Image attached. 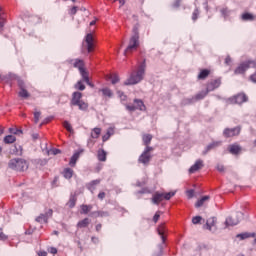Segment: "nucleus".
<instances>
[{
  "label": "nucleus",
  "instance_id": "obj_55",
  "mask_svg": "<svg viewBox=\"0 0 256 256\" xmlns=\"http://www.w3.org/2000/svg\"><path fill=\"white\" fill-rule=\"evenodd\" d=\"M147 193H151V190H149V188H142L140 191L137 192V194H147Z\"/></svg>",
  "mask_w": 256,
  "mask_h": 256
},
{
  "label": "nucleus",
  "instance_id": "obj_19",
  "mask_svg": "<svg viewBox=\"0 0 256 256\" xmlns=\"http://www.w3.org/2000/svg\"><path fill=\"white\" fill-rule=\"evenodd\" d=\"M157 231L158 235L161 237L162 243L164 244L165 241H167V238L165 237V233L167 231V229L165 228V224H161L160 226H158Z\"/></svg>",
  "mask_w": 256,
  "mask_h": 256
},
{
  "label": "nucleus",
  "instance_id": "obj_41",
  "mask_svg": "<svg viewBox=\"0 0 256 256\" xmlns=\"http://www.w3.org/2000/svg\"><path fill=\"white\" fill-rule=\"evenodd\" d=\"M217 219L215 217L209 219L206 223V229H208V231H211V227H213V225H215Z\"/></svg>",
  "mask_w": 256,
  "mask_h": 256
},
{
  "label": "nucleus",
  "instance_id": "obj_18",
  "mask_svg": "<svg viewBox=\"0 0 256 256\" xmlns=\"http://www.w3.org/2000/svg\"><path fill=\"white\" fill-rule=\"evenodd\" d=\"M222 142L221 141H214L206 146L205 151L203 152L204 155H207L209 151H212V149H217V147H221Z\"/></svg>",
  "mask_w": 256,
  "mask_h": 256
},
{
  "label": "nucleus",
  "instance_id": "obj_7",
  "mask_svg": "<svg viewBox=\"0 0 256 256\" xmlns=\"http://www.w3.org/2000/svg\"><path fill=\"white\" fill-rule=\"evenodd\" d=\"M256 67L255 60H248L246 62L241 63L234 71L235 75H243L247 69H251Z\"/></svg>",
  "mask_w": 256,
  "mask_h": 256
},
{
  "label": "nucleus",
  "instance_id": "obj_1",
  "mask_svg": "<svg viewBox=\"0 0 256 256\" xmlns=\"http://www.w3.org/2000/svg\"><path fill=\"white\" fill-rule=\"evenodd\" d=\"M145 69H147V63L143 60L138 66L137 71H133L130 74V77L124 82V85H137V83H141L145 76Z\"/></svg>",
  "mask_w": 256,
  "mask_h": 256
},
{
  "label": "nucleus",
  "instance_id": "obj_60",
  "mask_svg": "<svg viewBox=\"0 0 256 256\" xmlns=\"http://www.w3.org/2000/svg\"><path fill=\"white\" fill-rule=\"evenodd\" d=\"M51 153H52V155H59V153H61V150H60V149H57V148H53V149L51 150Z\"/></svg>",
  "mask_w": 256,
  "mask_h": 256
},
{
  "label": "nucleus",
  "instance_id": "obj_29",
  "mask_svg": "<svg viewBox=\"0 0 256 256\" xmlns=\"http://www.w3.org/2000/svg\"><path fill=\"white\" fill-rule=\"evenodd\" d=\"M101 136V128H93L90 134L91 139H99Z\"/></svg>",
  "mask_w": 256,
  "mask_h": 256
},
{
  "label": "nucleus",
  "instance_id": "obj_51",
  "mask_svg": "<svg viewBox=\"0 0 256 256\" xmlns=\"http://www.w3.org/2000/svg\"><path fill=\"white\" fill-rule=\"evenodd\" d=\"M118 95L120 98V101L123 103L124 101H127V95H125V93L118 91Z\"/></svg>",
  "mask_w": 256,
  "mask_h": 256
},
{
  "label": "nucleus",
  "instance_id": "obj_15",
  "mask_svg": "<svg viewBox=\"0 0 256 256\" xmlns=\"http://www.w3.org/2000/svg\"><path fill=\"white\" fill-rule=\"evenodd\" d=\"M219 87H221V78L212 80L208 83L206 90L210 93V91H215V89H219Z\"/></svg>",
  "mask_w": 256,
  "mask_h": 256
},
{
  "label": "nucleus",
  "instance_id": "obj_33",
  "mask_svg": "<svg viewBox=\"0 0 256 256\" xmlns=\"http://www.w3.org/2000/svg\"><path fill=\"white\" fill-rule=\"evenodd\" d=\"M18 96L21 97V99H27L29 98L30 94L29 91H27V88L20 89Z\"/></svg>",
  "mask_w": 256,
  "mask_h": 256
},
{
  "label": "nucleus",
  "instance_id": "obj_26",
  "mask_svg": "<svg viewBox=\"0 0 256 256\" xmlns=\"http://www.w3.org/2000/svg\"><path fill=\"white\" fill-rule=\"evenodd\" d=\"M73 169L71 168H64L62 175L64 177V179H71L73 177Z\"/></svg>",
  "mask_w": 256,
  "mask_h": 256
},
{
  "label": "nucleus",
  "instance_id": "obj_16",
  "mask_svg": "<svg viewBox=\"0 0 256 256\" xmlns=\"http://www.w3.org/2000/svg\"><path fill=\"white\" fill-rule=\"evenodd\" d=\"M199 169H203V160L198 159L190 168H189V173H197Z\"/></svg>",
  "mask_w": 256,
  "mask_h": 256
},
{
  "label": "nucleus",
  "instance_id": "obj_35",
  "mask_svg": "<svg viewBox=\"0 0 256 256\" xmlns=\"http://www.w3.org/2000/svg\"><path fill=\"white\" fill-rule=\"evenodd\" d=\"M82 80L84 81V83L88 84L89 87H95V84L91 82V80H89V72H87L86 74H83L82 76Z\"/></svg>",
  "mask_w": 256,
  "mask_h": 256
},
{
  "label": "nucleus",
  "instance_id": "obj_38",
  "mask_svg": "<svg viewBox=\"0 0 256 256\" xmlns=\"http://www.w3.org/2000/svg\"><path fill=\"white\" fill-rule=\"evenodd\" d=\"M220 13L224 19H227L231 15V10L229 8L225 7L220 10Z\"/></svg>",
  "mask_w": 256,
  "mask_h": 256
},
{
  "label": "nucleus",
  "instance_id": "obj_2",
  "mask_svg": "<svg viewBox=\"0 0 256 256\" xmlns=\"http://www.w3.org/2000/svg\"><path fill=\"white\" fill-rule=\"evenodd\" d=\"M83 94L81 92H74L72 94V99L70 105L72 107H78L80 111H87L89 109V104L82 100Z\"/></svg>",
  "mask_w": 256,
  "mask_h": 256
},
{
  "label": "nucleus",
  "instance_id": "obj_27",
  "mask_svg": "<svg viewBox=\"0 0 256 256\" xmlns=\"http://www.w3.org/2000/svg\"><path fill=\"white\" fill-rule=\"evenodd\" d=\"M210 74H211V71H210V70H208V69H203V70H201L200 73L198 74V79H199V80L207 79Z\"/></svg>",
  "mask_w": 256,
  "mask_h": 256
},
{
  "label": "nucleus",
  "instance_id": "obj_3",
  "mask_svg": "<svg viewBox=\"0 0 256 256\" xmlns=\"http://www.w3.org/2000/svg\"><path fill=\"white\" fill-rule=\"evenodd\" d=\"M132 31L133 35L130 38L128 47L124 51V55L131 53V51H135V49L139 47V26H134Z\"/></svg>",
  "mask_w": 256,
  "mask_h": 256
},
{
  "label": "nucleus",
  "instance_id": "obj_53",
  "mask_svg": "<svg viewBox=\"0 0 256 256\" xmlns=\"http://www.w3.org/2000/svg\"><path fill=\"white\" fill-rule=\"evenodd\" d=\"M9 237L3 233V229L0 228V241H7Z\"/></svg>",
  "mask_w": 256,
  "mask_h": 256
},
{
  "label": "nucleus",
  "instance_id": "obj_6",
  "mask_svg": "<svg viewBox=\"0 0 256 256\" xmlns=\"http://www.w3.org/2000/svg\"><path fill=\"white\" fill-rule=\"evenodd\" d=\"M151 151H153V147L147 146L142 154L138 158V163H142V165H149L151 163V159H153V155H151Z\"/></svg>",
  "mask_w": 256,
  "mask_h": 256
},
{
  "label": "nucleus",
  "instance_id": "obj_56",
  "mask_svg": "<svg viewBox=\"0 0 256 256\" xmlns=\"http://www.w3.org/2000/svg\"><path fill=\"white\" fill-rule=\"evenodd\" d=\"M19 89H26L25 82L22 79H18Z\"/></svg>",
  "mask_w": 256,
  "mask_h": 256
},
{
  "label": "nucleus",
  "instance_id": "obj_20",
  "mask_svg": "<svg viewBox=\"0 0 256 256\" xmlns=\"http://www.w3.org/2000/svg\"><path fill=\"white\" fill-rule=\"evenodd\" d=\"M228 149L231 155H239L241 153V146L237 144H231Z\"/></svg>",
  "mask_w": 256,
  "mask_h": 256
},
{
  "label": "nucleus",
  "instance_id": "obj_22",
  "mask_svg": "<svg viewBox=\"0 0 256 256\" xmlns=\"http://www.w3.org/2000/svg\"><path fill=\"white\" fill-rule=\"evenodd\" d=\"M80 155H81V152H79V151L75 152L72 155V157L70 158V162H69L70 167H75V165H77V161H78Z\"/></svg>",
  "mask_w": 256,
  "mask_h": 256
},
{
  "label": "nucleus",
  "instance_id": "obj_23",
  "mask_svg": "<svg viewBox=\"0 0 256 256\" xmlns=\"http://www.w3.org/2000/svg\"><path fill=\"white\" fill-rule=\"evenodd\" d=\"M99 93H102L103 97H108V99L113 97V91L107 87L100 89Z\"/></svg>",
  "mask_w": 256,
  "mask_h": 256
},
{
  "label": "nucleus",
  "instance_id": "obj_32",
  "mask_svg": "<svg viewBox=\"0 0 256 256\" xmlns=\"http://www.w3.org/2000/svg\"><path fill=\"white\" fill-rule=\"evenodd\" d=\"M208 94H209V92L206 89V91H201L198 94H196L194 96V99H195V101H201V99H205V97H207Z\"/></svg>",
  "mask_w": 256,
  "mask_h": 256
},
{
  "label": "nucleus",
  "instance_id": "obj_40",
  "mask_svg": "<svg viewBox=\"0 0 256 256\" xmlns=\"http://www.w3.org/2000/svg\"><path fill=\"white\" fill-rule=\"evenodd\" d=\"M238 239H249V237H255V233L251 234V233H241V234H237L236 236Z\"/></svg>",
  "mask_w": 256,
  "mask_h": 256
},
{
  "label": "nucleus",
  "instance_id": "obj_37",
  "mask_svg": "<svg viewBox=\"0 0 256 256\" xmlns=\"http://www.w3.org/2000/svg\"><path fill=\"white\" fill-rule=\"evenodd\" d=\"M242 21H253L255 19V16H253V14L251 13H244L242 14Z\"/></svg>",
  "mask_w": 256,
  "mask_h": 256
},
{
  "label": "nucleus",
  "instance_id": "obj_46",
  "mask_svg": "<svg viewBox=\"0 0 256 256\" xmlns=\"http://www.w3.org/2000/svg\"><path fill=\"white\" fill-rule=\"evenodd\" d=\"M199 19V8H195L194 12L192 13V21H196Z\"/></svg>",
  "mask_w": 256,
  "mask_h": 256
},
{
  "label": "nucleus",
  "instance_id": "obj_8",
  "mask_svg": "<svg viewBox=\"0 0 256 256\" xmlns=\"http://www.w3.org/2000/svg\"><path fill=\"white\" fill-rule=\"evenodd\" d=\"M134 104H126L125 107L127 111H130L133 113V111H146L147 107L145 106V103L141 99H134Z\"/></svg>",
  "mask_w": 256,
  "mask_h": 256
},
{
  "label": "nucleus",
  "instance_id": "obj_52",
  "mask_svg": "<svg viewBox=\"0 0 256 256\" xmlns=\"http://www.w3.org/2000/svg\"><path fill=\"white\" fill-rule=\"evenodd\" d=\"M183 0H175L174 3L172 4L173 9H179L181 7V2Z\"/></svg>",
  "mask_w": 256,
  "mask_h": 256
},
{
  "label": "nucleus",
  "instance_id": "obj_42",
  "mask_svg": "<svg viewBox=\"0 0 256 256\" xmlns=\"http://www.w3.org/2000/svg\"><path fill=\"white\" fill-rule=\"evenodd\" d=\"M9 133L11 135H23V130L19 128H9Z\"/></svg>",
  "mask_w": 256,
  "mask_h": 256
},
{
  "label": "nucleus",
  "instance_id": "obj_5",
  "mask_svg": "<svg viewBox=\"0 0 256 256\" xmlns=\"http://www.w3.org/2000/svg\"><path fill=\"white\" fill-rule=\"evenodd\" d=\"M172 197H175V192H155L154 195L152 196V203L154 205H159L161 201H169Z\"/></svg>",
  "mask_w": 256,
  "mask_h": 256
},
{
  "label": "nucleus",
  "instance_id": "obj_24",
  "mask_svg": "<svg viewBox=\"0 0 256 256\" xmlns=\"http://www.w3.org/2000/svg\"><path fill=\"white\" fill-rule=\"evenodd\" d=\"M97 158H98V161H101V162L107 161V152H105L103 149H99L97 152Z\"/></svg>",
  "mask_w": 256,
  "mask_h": 256
},
{
  "label": "nucleus",
  "instance_id": "obj_54",
  "mask_svg": "<svg viewBox=\"0 0 256 256\" xmlns=\"http://www.w3.org/2000/svg\"><path fill=\"white\" fill-rule=\"evenodd\" d=\"M161 217V211H157L153 217L154 223H157L159 221V218Z\"/></svg>",
  "mask_w": 256,
  "mask_h": 256
},
{
  "label": "nucleus",
  "instance_id": "obj_4",
  "mask_svg": "<svg viewBox=\"0 0 256 256\" xmlns=\"http://www.w3.org/2000/svg\"><path fill=\"white\" fill-rule=\"evenodd\" d=\"M8 167L9 169H13V171H27V169H29L27 161L22 158L11 159L8 163Z\"/></svg>",
  "mask_w": 256,
  "mask_h": 256
},
{
  "label": "nucleus",
  "instance_id": "obj_57",
  "mask_svg": "<svg viewBox=\"0 0 256 256\" xmlns=\"http://www.w3.org/2000/svg\"><path fill=\"white\" fill-rule=\"evenodd\" d=\"M216 169L219 171V173H223L225 171V166H223V164H218Z\"/></svg>",
  "mask_w": 256,
  "mask_h": 256
},
{
  "label": "nucleus",
  "instance_id": "obj_9",
  "mask_svg": "<svg viewBox=\"0 0 256 256\" xmlns=\"http://www.w3.org/2000/svg\"><path fill=\"white\" fill-rule=\"evenodd\" d=\"M241 219H243V213L242 212H237L236 213V218H234V217L226 218L225 224L228 227H235V225H239V223L241 222Z\"/></svg>",
  "mask_w": 256,
  "mask_h": 256
},
{
  "label": "nucleus",
  "instance_id": "obj_30",
  "mask_svg": "<svg viewBox=\"0 0 256 256\" xmlns=\"http://www.w3.org/2000/svg\"><path fill=\"white\" fill-rule=\"evenodd\" d=\"M67 205L70 209H73V207L77 205V196H75L74 194H71Z\"/></svg>",
  "mask_w": 256,
  "mask_h": 256
},
{
  "label": "nucleus",
  "instance_id": "obj_63",
  "mask_svg": "<svg viewBox=\"0 0 256 256\" xmlns=\"http://www.w3.org/2000/svg\"><path fill=\"white\" fill-rule=\"evenodd\" d=\"M31 137H32V140H33V141H37V139H39V134H38V133H33V134L31 135Z\"/></svg>",
  "mask_w": 256,
  "mask_h": 256
},
{
  "label": "nucleus",
  "instance_id": "obj_39",
  "mask_svg": "<svg viewBox=\"0 0 256 256\" xmlns=\"http://www.w3.org/2000/svg\"><path fill=\"white\" fill-rule=\"evenodd\" d=\"M195 96L191 97V98H184L182 100V105H193V103H195Z\"/></svg>",
  "mask_w": 256,
  "mask_h": 256
},
{
  "label": "nucleus",
  "instance_id": "obj_62",
  "mask_svg": "<svg viewBox=\"0 0 256 256\" xmlns=\"http://www.w3.org/2000/svg\"><path fill=\"white\" fill-rule=\"evenodd\" d=\"M98 199H100V201H103V199H105V192H100L98 194Z\"/></svg>",
  "mask_w": 256,
  "mask_h": 256
},
{
  "label": "nucleus",
  "instance_id": "obj_28",
  "mask_svg": "<svg viewBox=\"0 0 256 256\" xmlns=\"http://www.w3.org/2000/svg\"><path fill=\"white\" fill-rule=\"evenodd\" d=\"M80 213L81 215H87L89 213V211H91V209H93V206L92 205H87V204H82L80 206Z\"/></svg>",
  "mask_w": 256,
  "mask_h": 256
},
{
  "label": "nucleus",
  "instance_id": "obj_48",
  "mask_svg": "<svg viewBox=\"0 0 256 256\" xmlns=\"http://www.w3.org/2000/svg\"><path fill=\"white\" fill-rule=\"evenodd\" d=\"M186 195H187L188 199H193V197H195V190H193V189L187 190Z\"/></svg>",
  "mask_w": 256,
  "mask_h": 256
},
{
  "label": "nucleus",
  "instance_id": "obj_13",
  "mask_svg": "<svg viewBox=\"0 0 256 256\" xmlns=\"http://www.w3.org/2000/svg\"><path fill=\"white\" fill-rule=\"evenodd\" d=\"M50 217H53V209H48L45 214H40L36 217V221L37 223H47Z\"/></svg>",
  "mask_w": 256,
  "mask_h": 256
},
{
  "label": "nucleus",
  "instance_id": "obj_31",
  "mask_svg": "<svg viewBox=\"0 0 256 256\" xmlns=\"http://www.w3.org/2000/svg\"><path fill=\"white\" fill-rule=\"evenodd\" d=\"M142 139H143L144 145H145L146 147H149V145H150V143H151V141H152V139H153V135H151V134H145V135H143Z\"/></svg>",
  "mask_w": 256,
  "mask_h": 256
},
{
  "label": "nucleus",
  "instance_id": "obj_44",
  "mask_svg": "<svg viewBox=\"0 0 256 256\" xmlns=\"http://www.w3.org/2000/svg\"><path fill=\"white\" fill-rule=\"evenodd\" d=\"M63 127H65L66 131H68L69 133H73V126H71V123H69V121H64Z\"/></svg>",
  "mask_w": 256,
  "mask_h": 256
},
{
  "label": "nucleus",
  "instance_id": "obj_58",
  "mask_svg": "<svg viewBox=\"0 0 256 256\" xmlns=\"http://www.w3.org/2000/svg\"><path fill=\"white\" fill-rule=\"evenodd\" d=\"M111 137V134L107 132L105 135L102 136V141L105 143V141H109V138Z\"/></svg>",
  "mask_w": 256,
  "mask_h": 256
},
{
  "label": "nucleus",
  "instance_id": "obj_10",
  "mask_svg": "<svg viewBox=\"0 0 256 256\" xmlns=\"http://www.w3.org/2000/svg\"><path fill=\"white\" fill-rule=\"evenodd\" d=\"M241 133V126H236L234 128H226L223 131V135L224 137H226V139H229V137H237V135H239Z\"/></svg>",
  "mask_w": 256,
  "mask_h": 256
},
{
  "label": "nucleus",
  "instance_id": "obj_50",
  "mask_svg": "<svg viewBox=\"0 0 256 256\" xmlns=\"http://www.w3.org/2000/svg\"><path fill=\"white\" fill-rule=\"evenodd\" d=\"M39 119H41V113L39 111L34 112V122L39 123Z\"/></svg>",
  "mask_w": 256,
  "mask_h": 256
},
{
  "label": "nucleus",
  "instance_id": "obj_11",
  "mask_svg": "<svg viewBox=\"0 0 256 256\" xmlns=\"http://www.w3.org/2000/svg\"><path fill=\"white\" fill-rule=\"evenodd\" d=\"M70 63H73V67H75L80 71L81 77H83V75H86L88 73L87 70H85V62L83 60L81 59L70 60Z\"/></svg>",
  "mask_w": 256,
  "mask_h": 256
},
{
  "label": "nucleus",
  "instance_id": "obj_47",
  "mask_svg": "<svg viewBox=\"0 0 256 256\" xmlns=\"http://www.w3.org/2000/svg\"><path fill=\"white\" fill-rule=\"evenodd\" d=\"M111 83H112V85H116V83H119V75H117V74L112 75Z\"/></svg>",
  "mask_w": 256,
  "mask_h": 256
},
{
  "label": "nucleus",
  "instance_id": "obj_21",
  "mask_svg": "<svg viewBox=\"0 0 256 256\" xmlns=\"http://www.w3.org/2000/svg\"><path fill=\"white\" fill-rule=\"evenodd\" d=\"M91 223V220L89 218H84L83 220H80L76 227L78 229H85V227H89V224Z\"/></svg>",
  "mask_w": 256,
  "mask_h": 256
},
{
  "label": "nucleus",
  "instance_id": "obj_61",
  "mask_svg": "<svg viewBox=\"0 0 256 256\" xmlns=\"http://www.w3.org/2000/svg\"><path fill=\"white\" fill-rule=\"evenodd\" d=\"M77 14V6H74L70 9V15H76Z\"/></svg>",
  "mask_w": 256,
  "mask_h": 256
},
{
  "label": "nucleus",
  "instance_id": "obj_25",
  "mask_svg": "<svg viewBox=\"0 0 256 256\" xmlns=\"http://www.w3.org/2000/svg\"><path fill=\"white\" fill-rule=\"evenodd\" d=\"M15 141H17V137H15L14 135H7L3 139V142L6 145H11V144L15 143Z\"/></svg>",
  "mask_w": 256,
  "mask_h": 256
},
{
  "label": "nucleus",
  "instance_id": "obj_49",
  "mask_svg": "<svg viewBox=\"0 0 256 256\" xmlns=\"http://www.w3.org/2000/svg\"><path fill=\"white\" fill-rule=\"evenodd\" d=\"M201 219H203L201 216H195L192 218V223L194 225H199V223H201Z\"/></svg>",
  "mask_w": 256,
  "mask_h": 256
},
{
  "label": "nucleus",
  "instance_id": "obj_14",
  "mask_svg": "<svg viewBox=\"0 0 256 256\" xmlns=\"http://www.w3.org/2000/svg\"><path fill=\"white\" fill-rule=\"evenodd\" d=\"M232 101L236 103L237 105H242V103H247L249 101V98L245 93H238L236 96L233 97Z\"/></svg>",
  "mask_w": 256,
  "mask_h": 256
},
{
  "label": "nucleus",
  "instance_id": "obj_64",
  "mask_svg": "<svg viewBox=\"0 0 256 256\" xmlns=\"http://www.w3.org/2000/svg\"><path fill=\"white\" fill-rule=\"evenodd\" d=\"M250 81L256 83V72L250 76Z\"/></svg>",
  "mask_w": 256,
  "mask_h": 256
},
{
  "label": "nucleus",
  "instance_id": "obj_34",
  "mask_svg": "<svg viewBox=\"0 0 256 256\" xmlns=\"http://www.w3.org/2000/svg\"><path fill=\"white\" fill-rule=\"evenodd\" d=\"M210 197L209 196H203L202 198H200L196 204L195 207L199 208V207H203L205 201H209Z\"/></svg>",
  "mask_w": 256,
  "mask_h": 256
},
{
  "label": "nucleus",
  "instance_id": "obj_17",
  "mask_svg": "<svg viewBox=\"0 0 256 256\" xmlns=\"http://www.w3.org/2000/svg\"><path fill=\"white\" fill-rule=\"evenodd\" d=\"M101 183V179L92 180L91 182L86 184V189H88L89 192L95 193V189H97V185Z\"/></svg>",
  "mask_w": 256,
  "mask_h": 256
},
{
  "label": "nucleus",
  "instance_id": "obj_59",
  "mask_svg": "<svg viewBox=\"0 0 256 256\" xmlns=\"http://www.w3.org/2000/svg\"><path fill=\"white\" fill-rule=\"evenodd\" d=\"M48 253H51L52 255H57V248L55 247L48 248Z\"/></svg>",
  "mask_w": 256,
  "mask_h": 256
},
{
  "label": "nucleus",
  "instance_id": "obj_12",
  "mask_svg": "<svg viewBox=\"0 0 256 256\" xmlns=\"http://www.w3.org/2000/svg\"><path fill=\"white\" fill-rule=\"evenodd\" d=\"M85 43L88 53H93V50L95 49V40L93 38V34L88 33L85 37Z\"/></svg>",
  "mask_w": 256,
  "mask_h": 256
},
{
  "label": "nucleus",
  "instance_id": "obj_45",
  "mask_svg": "<svg viewBox=\"0 0 256 256\" xmlns=\"http://www.w3.org/2000/svg\"><path fill=\"white\" fill-rule=\"evenodd\" d=\"M5 27V14L2 13L0 8V29Z\"/></svg>",
  "mask_w": 256,
  "mask_h": 256
},
{
  "label": "nucleus",
  "instance_id": "obj_43",
  "mask_svg": "<svg viewBox=\"0 0 256 256\" xmlns=\"http://www.w3.org/2000/svg\"><path fill=\"white\" fill-rule=\"evenodd\" d=\"M75 89H77L78 91H85V84H83V79L79 80L76 84H75Z\"/></svg>",
  "mask_w": 256,
  "mask_h": 256
},
{
  "label": "nucleus",
  "instance_id": "obj_36",
  "mask_svg": "<svg viewBox=\"0 0 256 256\" xmlns=\"http://www.w3.org/2000/svg\"><path fill=\"white\" fill-rule=\"evenodd\" d=\"M92 215H95L96 217H109V213L103 210L94 211Z\"/></svg>",
  "mask_w": 256,
  "mask_h": 256
}]
</instances>
